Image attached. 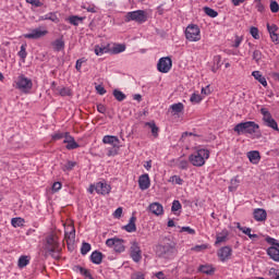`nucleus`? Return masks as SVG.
I'll return each instance as SVG.
<instances>
[{
  "label": "nucleus",
  "instance_id": "f257e3e1",
  "mask_svg": "<svg viewBox=\"0 0 279 279\" xmlns=\"http://www.w3.org/2000/svg\"><path fill=\"white\" fill-rule=\"evenodd\" d=\"M233 132L241 136V134H248L251 138H260V125L254 121L240 122L233 128Z\"/></svg>",
  "mask_w": 279,
  "mask_h": 279
},
{
  "label": "nucleus",
  "instance_id": "f03ea898",
  "mask_svg": "<svg viewBox=\"0 0 279 279\" xmlns=\"http://www.w3.org/2000/svg\"><path fill=\"white\" fill-rule=\"evenodd\" d=\"M156 254L159 258H167L168 260L173 258L175 254H178V248H175V242H166L163 244H159L156 247Z\"/></svg>",
  "mask_w": 279,
  "mask_h": 279
},
{
  "label": "nucleus",
  "instance_id": "7ed1b4c3",
  "mask_svg": "<svg viewBox=\"0 0 279 279\" xmlns=\"http://www.w3.org/2000/svg\"><path fill=\"white\" fill-rule=\"evenodd\" d=\"M208 158H210V150L201 148L189 156V161L191 165H193V167H204Z\"/></svg>",
  "mask_w": 279,
  "mask_h": 279
},
{
  "label": "nucleus",
  "instance_id": "20e7f679",
  "mask_svg": "<svg viewBox=\"0 0 279 279\" xmlns=\"http://www.w3.org/2000/svg\"><path fill=\"white\" fill-rule=\"evenodd\" d=\"M45 250L48 254H51L53 258H58V254H60V242H58V235L50 234L46 238Z\"/></svg>",
  "mask_w": 279,
  "mask_h": 279
},
{
  "label": "nucleus",
  "instance_id": "39448f33",
  "mask_svg": "<svg viewBox=\"0 0 279 279\" xmlns=\"http://www.w3.org/2000/svg\"><path fill=\"white\" fill-rule=\"evenodd\" d=\"M14 84L15 88L17 90H21V93H24L25 95H27V93H29V90H32V88L34 87V83L32 82V80L25 77V75L23 74L17 76Z\"/></svg>",
  "mask_w": 279,
  "mask_h": 279
},
{
  "label": "nucleus",
  "instance_id": "423d86ee",
  "mask_svg": "<svg viewBox=\"0 0 279 279\" xmlns=\"http://www.w3.org/2000/svg\"><path fill=\"white\" fill-rule=\"evenodd\" d=\"M185 38L190 40V43H198L202 40V31H199V26L197 24H190L185 28Z\"/></svg>",
  "mask_w": 279,
  "mask_h": 279
},
{
  "label": "nucleus",
  "instance_id": "0eeeda50",
  "mask_svg": "<svg viewBox=\"0 0 279 279\" xmlns=\"http://www.w3.org/2000/svg\"><path fill=\"white\" fill-rule=\"evenodd\" d=\"M125 23L134 21L135 23L143 24L147 22V13L143 10L128 12L124 16Z\"/></svg>",
  "mask_w": 279,
  "mask_h": 279
},
{
  "label": "nucleus",
  "instance_id": "6e6552de",
  "mask_svg": "<svg viewBox=\"0 0 279 279\" xmlns=\"http://www.w3.org/2000/svg\"><path fill=\"white\" fill-rule=\"evenodd\" d=\"M260 114H263V122L266 128H271V130H275V132H279L278 122H276L271 116V112H269V109L262 108Z\"/></svg>",
  "mask_w": 279,
  "mask_h": 279
},
{
  "label": "nucleus",
  "instance_id": "1a4fd4ad",
  "mask_svg": "<svg viewBox=\"0 0 279 279\" xmlns=\"http://www.w3.org/2000/svg\"><path fill=\"white\" fill-rule=\"evenodd\" d=\"M171 66H173V61L169 57H162L159 59L157 63V70L159 73H169L171 71Z\"/></svg>",
  "mask_w": 279,
  "mask_h": 279
},
{
  "label": "nucleus",
  "instance_id": "9d476101",
  "mask_svg": "<svg viewBox=\"0 0 279 279\" xmlns=\"http://www.w3.org/2000/svg\"><path fill=\"white\" fill-rule=\"evenodd\" d=\"M123 239L113 238L106 241L107 247H112L114 252H125V245H123Z\"/></svg>",
  "mask_w": 279,
  "mask_h": 279
},
{
  "label": "nucleus",
  "instance_id": "9b49d317",
  "mask_svg": "<svg viewBox=\"0 0 279 279\" xmlns=\"http://www.w3.org/2000/svg\"><path fill=\"white\" fill-rule=\"evenodd\" d=\"M47 34H49V31L38 27L28 34H24V38H28L29 40H38L39 38H45Z\"/></svg>",
  "mask_w": 279,
  "mask_h": 279
},
{
  "label": "nucleus",
  "instance_id": "f8f14e48",
  "mask_svg": "<svg viewBox=\"0 0 279 279\" xmlns=\"http://www.w3.org/2000/svg\"><path fill=\"white\" fill-rule=\"evenodd\" d=\"M64 240L68 245V247H71L73 243H75V227L72 225H69L65 227V234Z\"/></svg>",
  "mask_w": 279,
  "mask_h": 279
},
{
  "label": "nucleus",
  "instance_id": "ddd939ff",
  "mask_svg": "<svg viewBox=\"0 0 279 279\" xmlns=\"http://www.w3.org/2000/svg\"><path fill=\"white\" fill-rule=\"evenodd\" d=\"M143 252L141 251V246H138L136 243L132 244L130 248V256L134 260V263H141V259L143 258Z\"/></svg>",
  "mask_w": 279,
  "mask_h": 279
},
{
  "label": "nucleus",
  "instance_id": "4468645a",
  "mask_svg": "<svg viewBox=\"0 0 279 279\" xmlns=\"http://www.w3.org/2000/svg\"><path fill=\"white\" fill-rule=\"evenodd\" d=\"M138 186L141 191H147L151 186V181L149 180V174H142L138 179Z\"/></svg>",
  "mask_w": 279,
  "mask_h": 279
},
{
  "label": "nucleus",
  "instance_id": "2eb2a0df",
  "mask_svg": "<svg viewBox=\"0 0 279 279\" xmlns=\"http://www.w3.org/2000/svg\"><path fill=\"white\" fill-rule=\"evenodd\" d=\"M230 256H232V248L230 246L221 247L218 251V257L220 258V260L222 263H225V260H228V258H230Z\"/></svg>",
  "mask_w": 279,
  "mask_h": 279
},
{
  "label": "nucleus",
  "instance_id": "dca6fc26",
  "mask_svg": "<svg viewBox=\"0 0 279 279\" xmlns=\"http://www.w3.org/2000/svg\"><path fill=\"white\" fill-rule=\"evenodd\" d=\"M102 143L105 145H112V147H119L121 141H119V137L114 135H105L102 138Z\"/></svg>",
  "mask_w": 279,
  "mask_h": 279
},
{
  "label": "nucleus",
  "instance_id": "f3484780",
  "mask_svg": "<svg viewBox=\"0 0 279 279\" xmlns=\"http://www.w3.org/2000/svg\"><path fill=\"white\" fill-rule=\"evenodd\" d=\"M95 191L98 195H108L110 193V185L107 183L98 182L95 185Z\"/></svg>",
  "mask_w": 279,
  "mask_h": 279
},
{
  "label": "nucleus",
  "instance_id": "a211bd4d",
  "mask_svg": "<svg viewBox=\"0 0 279 279\" xmlns=\"http://www.w3.org/2000/svg\"><path fill=\"white\" fill-rule=\"evenodd\" d=\"M253 217L255 221H266L267 220V210L263 208H256L253 211Z\"/></svg>",
  "mask_w": 279,
  "mask_h": 279
},
{
  "label": "nucleus",
  "instance_id": "6ab92c4d",
  "mask_svg": "<svg viewBox=\"0 0 279 279\" xmlns=\"http://www.w3.org/2000/svg\"><path fill=\"white\" fill-rule=\"evenodd\" d=\"M266 253L268 254L269 258H271V260H275V263H279V247L278 246L268 247Z\"/></svg>",
  "mask_w": 279,
  "mask_h": 279
},
{
  "label": "nucleus",
  "instance_id": "aec40b11",
  "mask_svg": "<svg viewBox=\"0 0 279 279\" xmlns=\"http://www.w3.org/2000/svg\"><path fill=\"white\" fill-rule=\"evenodd\" d=\"M247 158L252 165H258L260 162V153L258 150H251L247 153Z\"/></svg>",
  "mask_w": 279,
  "mask_h": 279
},
{
  "label": "nucleus",
  "instance_id": "412c9836",
  "mask_svg": "<svg viewBox=\"0 0 279 279\" xmlns=\"http://www.w3.org/2000/svg\"><path fill=\"white\" fill-rule=\"evenodd\" d=\"M149 210L153 213V215L160 216L165 213L163 207L160 205V203H153L149 205Z\"/></svg>",
  "mask_w": 279,
  "mask_h": 279
},
{
  "label": "nucleus",
  "instance_id": "4be33fe9",
  "mask_svg": "<svg viewBox=\"0 0 279 279\" xmlns=\"http://www.w3.org/2000/svg\"><path fill=\"white\" fill-rule=\"evenodd\" d=\"M90 260L94 263V265H101V262L104 260V254L101 252L95 251L90 255Z\"/></svg>",
  "mask_w": 279,
  "mask_h": 279
},
{
  "label": "nucleus",
  "instance_id": "5701e85b",
  "mask_svg": "<svg viewBox=\"0 0 279 279\" xmlns=\"http://www.w3.org/2000/svg\"><path fill=\"white\" fill-rule=\"evenodd\" d=\"M145 128H149L154 138H158V132H160V129L156 125L155 121L145 122Z\"/></svg>",
  "mask_w": 279,
  "mask_h": 279
},
{
  "label": "nucleus",
  "instance_id": "b1692460",
  "mask_svg": "<svg viewBox=\"0 0 279 279\" xmlns=\"http://www.w3.org/2000/svg\"><path fill=\"white\" fill-rule=\"evenodd\" d=\"M252 75L255 80H257V82H259V84H262V86L267 87V78L260 74V71H253Z\"/></svg>",
  "mask_w": 279,
  "mask_h": 279
},
{
  "label": "nucleus",
  "instance_id": "393cba45",
  "mask_svg": "<svg viewBox=\"0 0 279 279\" xmlns=\"http://www.w3.org/2000/svg\"><path fill=\"white\" fill-rule=\"evenodd\" d=\"M54 51H62L64 49V39L61 37L51 43Z\"/></svg>",
  "mask_w": 279,
  "mask_h": 279
},
{
  "label": "nucleus",
  "instance_id": "a878e982",
  "mask_svg": "<svg viewBox=\"0 0 279 279\" xmlns=\"http://www.w3.org/2000/svg\"><path fill=\"white\" fill-rule=\"evenodd\" d=\"M126 232H136V217L132 216L129 223L124 227Z\"/></svg>",
  "mask_w": 279,
  "mask_h": 279
},
{
  "label": "nucleus",
  "instance_id": "bb28decb",
  "mask_svg": "<svg viewBox=\"0 0 279 279\" xmlns=\"http://www.w3.org/2000/svg\"><path fill=\"white\" fill-rule=\"evenodd\" d=\"M173 114H180V112H184V104L178 102L170 106Z\"/></svg>",
  "mask_w": 279,
  "mask_h": 279
},
{
  "label": "nucleus",
  "instance_id": "cd10ccee",
  "mask_svg": "<svg viewBox=\"0 0 279 279\" xmlns=\"http://www.w3.org/2000/svg\"><path fill=\"white\" fill-rule=\"evenodd\" d=\"M28 265H29V256H27V255H22V256L19 258L17 267H20V269H23V267H27Z\"/></svg>",
  "mask_w": 279,
  "mask_h": 279
},
{
  "label": "nucleus",
  "instance_id": "c85d7f7f",
  "mask_svg": "<svg viewBox=\"0 0 279 279\" xmlns=\"http://www.w3.org/2000/svg\"><path fill=\"white\" fill-rule=\"evenodd\" d=\"M39 21H51L52 23H58V15L56 13H48L39 17Z\"/></svg>",
  "mask_w": 279,
  "mask_h": 279
},
{
  "label": "nucleus",
  "instance_id": "c756f323",
  "mask_svg": "<svg viewBox=\"0 0 279 279\" xmlns=\"http://www.w3.org/2000/svg\"><path fill=\"white\" fill-rule=\"evenodd\" d=\"M24 223H25V219L21 217L12 218L11 220V226H13V228H23Z\"/></svg>",
  "mask_w": 279,
  "mask_h": 279
},
{
  "label": "nucleus",
  "instance_id": "7c9ffc66",
  "mask_svg": "<svg viewBox=\"0 0 279 279\" xmlns=\"http://www.w3.org/2000/svg\"><path fill=\"white\" fill-rule=\"evenodd\" d=\"M203 10L207 16H210V19H217V16H219V13L210 7H205Z\"/></svg>",
  "mask_w": 279,
  "mask_h": 279
},
{
  "label": "nucleus",
  "instance_id": "2f4dec72",
  "mask_svg": "<svg viewBox=\"0 0 279 279\" xmlns=\"http://www.w3.org/2000/svg\"><path fill=\"white\" fill-rule=\"evenodd\" d=\"M68 21L71 25L77 26V25H80L81 22L84 21V17H81L77 15H72L68 19Z\"/></svg>",
  "mask_w": 279,
  "mask_h": 279
},
{
  "label": "nucleus",
  "instance_id": "473e14b6",
  "mask_svg": "<svg viewBox=\"0 0 279 279\" xmlns=\"http://www.w3.org/2000/svg\"><path fill=\"white\" fill-rule=\"evenodd\" d=\"M226 241H228V233H219V234L216 235L215 245L226 243Z\"/></svg>",
  "mask_w": 279,
  "mask_h": 279
},
{
  "label": "nucleus",
  "instance_id": "72a5a7b5",
  "mask_svg": "<svg viewBox=\"0 0 279 279\" xmlns=\"http://www.w3.org/2000/svg\"><path fill=\"white\" fill-rule=\"evenodd\" d=\"M199 271L202 274H206L207 276H213V274H215V269H213L210 266H207V265L201 266Z\"/></svg>",
  "mask_w": 279,
  "mask_h": 279
},
{
  "label": "nucleus",
  "instance_id": "f704fd0d",
  "mask_svg": "<svg viewBox=\"0 0 279 279\" xmlns=\"http://www.w3.org/2000/svg\"><path fill=\"white\" fill-rule=\"evenodd\" d=\"M267 29L268 33L270 35V38L272 39L274 36H276L278 33V26L276 24L269 25V23L267 24Z\"/></svg>",
  "mask_w": 279,
  "mask_h": 279
},
{
  "label": "nucleus",
  "instance_id": "c9c22d12",
  "mask_svg": "<svg viewBox=\"0 0 279 279\" xmlns=\"http://www.w3.org/2000/svg\"><path fill=\"white\" fill-rule=\"evenodd\" d=\"M253 60L256 62V64H260V60H263V52L260 50H254Z\"/></svg>",
  "mask_w": 279,
  "mask_h": 279
},
{
  "label": "nucleus",
  "instance_id": "e433bc0d",
  "mask_svg": "<svg viewBox=\"0 0 279 279\" xmlns=\"http://www.w3.org/2000/svg\"><path fill=\"white\" fill-rule=\"evenodd\" d=\"M113 97L117 99V101H123L125 99V94L119 89L113 90Z\"/></svg>",
  "mask_w": 279,
  "mask_h": 279
},
{
  "label": "nucleus",
  "instance_id": "4c0bfd02",
  "mask_svg": "<svg viewBox=\"0 0 279 279\" xmlns=\"http://www.w3.org/2000/svg\"><path fill=\"white\" fill-rule=\"evenodd\" d=\"M77 162L75 161H68L63 167L62 171H73V168H75Z\"/></svg>",
  "mask_w": 279,
  "mask_h": 279
},
{
  "label": "nucleus",
  "instance_id": "58836bf2",
  "mask_svg": "<svg viewBox=\"0 0 279 279\" xmlns=\"http://www.w3.org/2000/svg\"><path fill=\"white\" fill-rule=\"evenodd\" d=\"M177 167L182 170L189 169V161L186 159H178Z\"/></svg>",
  "mask_w": 279,
  "mask_h": 279
},
{
  "label": "nucleus",
  "instance_id": "ea45409f",
  "mask_svg": "<svg viewBox=\"0 0 279 279\" xmlns=\"http://www.w3.org/2000/svg\"><path fill=\"white\" fill-rule=\"evenodd\" d=\"M170 182H172V184H179V186H182L184 184V180L180 178V175H172L170 178Z\"/></svg>",
  "mask_w": 279,
  "mask_h": 279
},
{
  "label": "nucleus",
  "instance_id": "a19ab883",
  "mask_svg": "<svg viewBox=\"0 0 279 279\" xmlns=\"http://www.w3.org/2000/svg\"><path fill=\"white\" fill-rule=\"evenodd\" d=\"M66 146L65 148L71 150V149H77L80 147V144L75 142V140H72L71 142H65Z\"/></svg>",
  "mask_w": 279,
  "mask_h": 279
},
{
  "label": "nucleus",
  "instance_id": "79ce46f5",
  "mask_svg": "<svg viewBox=\"0 0 279 279\" xmlns=\"http://www.w3.org/2000/svg\"><path fill=\"white\" fill-rule=\"evenodd\" d=\"M250 34H251V36H253V38L255 40H259L260 39V34L258 33V28L257 27H255V26L251 27Z\"/></svg>",
  "mask_w": 279,
  "mask_h": 279
},
{
  "label": "nucleus",
  "instance_id": "37998d69",
  "mask_svg": "<svg viewBox=\"0 0 279 279\" xmlns=\"http://www.w3.org/2000/svg\"><path fill=\"white\" fill-rule=\"evenodd\" d=\"M59 95L61 97H71L72 93L71 89L68 87H62L61 89H59Z\"/></svg>",
  "mask_w": 279,
  "mask_h": 279
},
{
  "label": "nucleus",
  "instance_id": "c03bdc74",
  "mask_svg": "<svg viewBox=\"0 0 279 279\" xmlns=\"http://www.w3.org/2000/svg\"><path fill=\"white\" fill-rule=\"evenodd\" d=\"M112 51L113 53H123V51H125V45L118 44L113 47Z\"/></svg>",
  "mask_w": 279,
  "mask_h": 279
},
{
  "label": "nucleus",
  "instance_id": "a18cd8bd",
  "mask_svg": "<svg viewBox=\"0 0 279 279\" xmlns=\"http://www.w3.org/2000/svg\"><path fill=\"white\" fill-rule=\"evenodd\" d=\"M80 274L84 276L85 278L93 279V275L90 274V270L84 268V267H78Z\"/></svg>",
  "mask_w": 279,
  "mask_h": 279
},
{
  "label": "nucleus",
  "instance_id": "49530a36",
  "mask_svg": "<svg viewBox=\"0 0 279 279\" xmlns=\"http://www.w3.org/2000/svg\"><path fill=\"white\" fill-rule=\"evenodd\" d=\"M181 209H182V204L180 203V201H173L171 211L178 213V210H181Z\"/></svg>",
  "mask_w": 279,
  "mask_h": 279
},
{
  "label": "nucleus",
  "instance_id": "de8ad7c7",
  "mask_svg": "<svg viewBox=\"0 0 279 279\" xmlns=\"http://www.w3.org/2000/svg\"><path fill=\"white\" fill-rule=\"evenodd\" d=\"M108 51L106 47L95 46V53L96 56H104Z\"/></svg>",
  "mask_w": 279,
  "mask_h": 279
},
{
  "label": "nucleus",
  "instance_id": "09e8293b",
  "mask_svg": "<svg viewBox=\"0 0 279 279\" xmlns=\"http://www.w3.org/2000/svg\"><path fill=\"white\" fill-rule=\"evenodd\" d=\"M89 250H90V244L85 242L82 244L81 254H83V256H86V254H88Z\"/></svg>",
  "mask_w": 279,
  "mask_h": 279
},
{
  "label": "nucleus",
  "instance_id": "8fccbe9b",
  "mask_svg": "<svg viewBox=\"0 0 279 279\" xmlns=\"http://www.w3.org/2000/svg\"><path fill=\"white\" fill-rule=\"evenodd\" d=\"M19 56H20V58H22V60H25V58H27V51H26V46L25 45L21 46V50L19 51Z\"/></svg>",
  "mask_w": 279,
  "mask_h": 279
},
{
  "label": "nucleus",
  "instance_id": "3c124183",
  "mask_svg": "<svg viewBox=\"0 0 279 279\" xmlns=\"http://www.w3.org/2000/svg\"><path fill=\"white\" fill-rule=\"evenodd\" d=\"M270 12L274 14L279 12V4L276 1L270 2Z\"/></svg>",
  "mask_w": 279,
  "mask_h": 279
},
{
  "label": "nucleus",
  "instance_id": "603ef678",
  "mask_svg": "<svg viewBox=\"0 0 279 279\" xmlns=\"http://www.w3.org/2000/svg\"><path fill=\"white\" fill-rule=\"evenodd\" d=\"M238 228L241 230V232H243V234H246L247 236H250V234L252 233L251 228L241 227V223H238Z\"/></svg>",
  "mask_w": 279,
  "mask_h": 279
},
{
  "label": "nucleus",
  "instance_id": "864d4df0",
  "mask_svg": "<svg viewBox=\"0 0 279 279\" xmlns=\"http://www.w3.org/2000/svg\"><path fill=\"white\" fill-rule=\"evenodd\" d=\"M214 64L216 69H221V56L217 54L214 57Z\"/></svg>",
  "mask_w": 279,
  "mask_h": 279
},
{
  "label": "nucleus",
  "instance_id": "5fc2aeb1",
  "mask_svg": "<svg viewBox=\"0 0 279 279\" xmlns=\"http://www.w3.org/2000/svg\"><path fill=\"white\" fill-rule=\"evenodd\" d=\"M64 136H65V133L57 132L52 135V141H62Z\"/></svg>",
  "mask_w": 279,
  "mask_h": 279
},
{
  "label": "nucleus",
  "instance_id": "6e6d98bb",
  "mask_svg": "<svg viewBox=\"0 0 279 279\" xmlns=\"http://www.w3.org/2000/svg\"><path fill=\"white\" fill-rule=\"evenodd\" d=\"M192 104H199V101H202V96L197 95V94H193L190 98Z\"/></svg>",
  "mask_w": 279,
  "mask_h": 279
},
{
  "label": "nucleus",
  "instance_id": "4d7b16f0",
  "mask_svg": "<svg viewBox=\"0 0 279 279\" xmlns=\"http://www.w3.org/2000/svg\"><path fill=\"white\" fill-rule=\"evenodd\" d=\"M193 250L194 252H204V250H208V244L196 245Z\"/></svg>",
  "mask_w": 279,
  "mask_h": 279
},
{
  "label": "nucleus",
  "instance_id": "13d9d810",
  "mask_svg": "<svg viewBox=\"0 0 279 279\" xmlns=\"http://www.w3.org/2000/svg\"><path fill=\"white\" fill-rule=\"evenodd\" d=\"M26 3H31V5H35V8H41L43 2L40 0H26Z\"/></svg>",
  "mask_w": 279,
  "mask_h": 279
},
{
  "label": "nucleus",
  "instance_id": "bf43d9fd",
  "mask_svg": "<svg viewBox=\"0 0 279 279\" xmlns=\"http://www.w3.org/2000/svg\"><path fill=\"white\" fill-rule=\"evenodd\" d=\"M123 215V208L119 207L116 209V211L113 213V217H116V219H121V216Z\"/></svg>",
  "mask_w": 279,
  "mask_h": 279
},
{
  "label": "nucleus",
  "instance_id": "052dcab7",
  "mask_svg": "<svg viewBox=\"0 0 279 279\" xmlns=\"http://www.w3.org/2000/svg\"><path fill=\"white\" fill-rule=\"evenodd\" d=\"M84 62H86V59H84V58L78 59L76 61V65H75L76 71H82V64H84Z\"/></svg>",
  "mask_w": 279,
  "mask_h": 279
},
{
  "label": "nucleus",
  "instance_id": "680f3d73",
  "mask_svg": "<svg viewBox=\"0 0 279 279\" xmlns=\"http://www.w3.org/2000/svg\"><path fill=\"white\" fill-rule=\"evenodd\" d=\"M180 232H187V234H195V229H191V227H182Z\"/></svg>",
  "mask_w": 279,
  "mask_h": 279
},
{
  "label": "nucleus",
  "instance_id": "e2e57ef3",
  "mask_svg": "<svg viewBox=\"0 0 279 279\" xmlns=\"http://www.w3.org/2000/svg\"><path fill=\"white\" fill-rule=\"evenodd\" d=\"M60 189H62V183H61V182H54V183L52 184V191H53L54 193H58V191H60Z\"/></svg>",
  "mask_w": 279,
  "mask_h": 279
},
{
  "label": "nucleus",
  "instance_id": "0e129e2a",
  "mask_svg": "<svg viewBox=\"0 0 279 279\" xmlns=\"http://www.w3.org/2000/svg\"><path fill=\"white\" fill-rule=\"evenodd\" d=\"M131 279H145V275L143 272H135L131 276Z\"/></svg>",
  "mask_w": 279,
  "mask_h": 279
},
{
  "label": "nucleus",
  "instance_id": "69168bd1",
  "mask_svg": "<svg viewBox=\"0 0 279 279\" xmlns=\"http://www.w3.org/2000/svg\"><path fill=\"white\" fill-rule=\"evenodd\" d=\"M96 90L98 95H106V88L102 85H97Z\"/></svg>",
  "mask_w": 279,
  "mask_h": 279
},
{
  "label": "nucleus",
  "instance_id": "338daca9",
  "mask_svg": "<svg viewBox=\"0 0 279 279\" xmlns=\"http://www.w3.org/2000/svg\"><path fill=\"white\" fill-rule=\"evenodd\" d=\"M63 138H64L63 143H71V141H74V140H75V137L71 136V135L69 134V132H65V135H64Z\"/></svg>",
  "mask_w": 279,
  "mask_h": 279
},
{
  "label": "nucleus",
  "instance_id": "774afa93",
  "mask_svg": "<svg viewBox=\"0 0 279 279\" xmlns=\"http://www.w3.org/2000/svg\"><path fill=\"white\" fill-rule=\"evenodd\" d=\"M97 110L100 112V114H106V107L104 105H97Z\"/></svg>",
  "mask_w": 279,
  "mask_h": 279
}]
</instances>
